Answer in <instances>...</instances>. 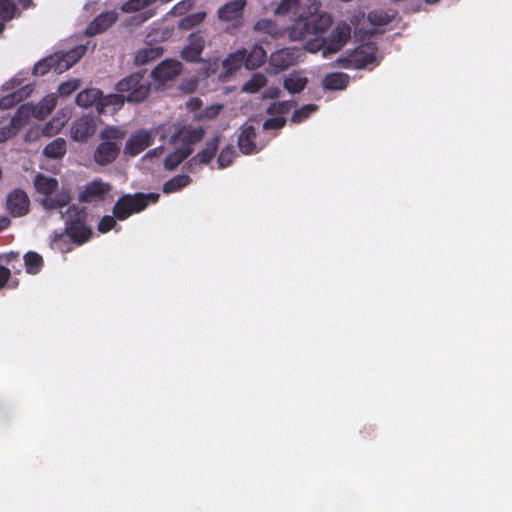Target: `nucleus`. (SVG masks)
I'll return each mask as SVG.
<instances>
[{"label":"nucleus","instance_id":"obj_26","mask_svg":"<svg viewBox=\"0 0 512 512\" xmlns=\"http://www.w3.org/2000/svg\"><path fill=\"white\" fill-rule=\"evenodd\" d=\"M350 32L351 30L348 25H344L343 27H337L335 31L331 34L332 41L331 44L328 46L329 51H339L349 40Z\"/></svg>","mask_w":512,"mask_h":512},{"label":"nucleus","instance_id":"obj_1","mask_svg":"<svg viewBox=\"0 0 512 512\" xmlns=\"http://www.w3.org/2000/svg\"><path fill=\"white\" fill-rule=\"evenodd\" d=\"M127 131L118 126H108L99 133V143L93 151V161L99 166H107L120 155Z\"/></svg>","mask_w":512,"mask_h":512},{"label":"nucleus","instance_id":"obj_55","mask_svg":"<svg viewBox=\"0 0 512 512\" xmlns=\"http://www.w3.org/2000/svg\"><path fill=\"white\" fill-rule=\"evenodd\" d=\"M55 129V127L53 126V124H51V122L49 121L48 123H46L44 125V128H43V134L48 136V137H51L53 135H55L56 133H52V131Z\"/></svg>","mask_w":512,"mask_h":512},{"label":"nucleus","instance_id":"obj_16","mask_svg":"<svg viewBox=\"0 0 512 512\" xmlns=\"http://www.w3.org/2000/svg\"><path fill=\"white\" fill-rule=\"evenodd\" d=\"M295 63V56L293 51L288 48H283L273 52L270 55L269 65L274 73L286 70Z\"/></svg>","mask_w":512,"mask_h":512},{"label":"nucleus","instance_id":"obj_36","mask_svg":"<svg viewBox=\"0 0 512 512\" xmlns=\"http://www.w3.org/2000/svg\"><path fill=\"white\" fill-rule=\"evenodd\" d=\"M31 110L25 105H22L15 115L11 118L9 126L15 133L18 132L28 121Z\"/></svg>","mask_w":512,"mask_h":512},{"label":"nucleus","instance_id":"obj_2","mask_svg":"<svg viewBox=\"0 0 512 512\" xmlns=\"http://www.w3.org/2000/svg\"><path fill=\"white\" fill-rule=\"evenodd\" d=\"M118 94L113 98L115 103H140L150 94L151 82L147 70H140L120 80L116 85Z\"/></svg>","mask_w":512,"mask_h":512},{"label":"nucleus","instance_id":"obj_30","mask_svg":"<svg viewBox=\"0 0 512 512\" xmlns=\"http://www.w3.org/2000/svg\"><path fill=\"white\" fill-rule=\"evenodd\" d=\"M43 153L48 158L58 159L66 153V141L63 138H56L48 143L43 150Z\"/></svg>","mask_w":512,"mask_h":512},{"label":"nucleus","instance_id":"obj_13","mask_svg":"<svg viewBox=\"0 0 512 512\" xmlns=\"http://www.w3.org/2000/svg\"><path fill=\"white\" fill-rule=\"evenodd\" d=\"M204 47L205 39L201 32H193L189 35L188 44L183 48L181 56L187 62H201V54Z\"/></svg>","mask_w":512,"mask_h":512},{"label":"nucleus","instance_id":"obj_43","mask_svg":"<svg viewBox=\"0 0 512 512\" xmlns=\"http://www.w3.org/2000/svg\"><path fill=\"white\" fill-rule=\"evenodd\" d=\"M300 4V0H282L275 9L278 15H287L294 12Z\"/></svg>","mask_w":512,"mask_h":512},{"label":"nucleus","instance_id":"obj_50","mask_svg":"<svg viewBox=\"0 0 512 512\" xmlns=\"http://www.w3.org/2000/svg\"><path fill=\"white\" fill-rule=\"evenodd\" d=\"M194 6V0H182L174 6V11L177 14H184L191 10Z\"/></svg>","mask_w":512,"mask_h":512},{"label":"nucleus","instance_id":"obj_49","mask_svg":"<svg viewBox=\"0 0 512 512\" xmlns=\"http://www.w3.org/2000/svg\"><path fill=\"white\" fill-rule=\"evenodd\" d=\"M285 124H286V119L284 117H282V116L272 117V118L265 120V122L263 123V129L264 130L280 129V128L284 127Z\"/></svg>","mask_w":512,"mask_h":512},{"label":"nucleus","instance_id":"obj_59","mask_svg":"<svg viewBox=\"0 0 512 512\" xmlns=\"http://www.w3.org/2000/svg\"><path fill=\"white\" fill-rule=\"evenodd\" d=\"M4 30V24L2 22H0V34L3 32Z\"/></svg>","mask_w":512,"mask_h":512},{"label":"nucleus","instance_id":"obj_31","mask_svg":"<svg viewBox=\"0 0 512 512\" xmlns=\"http://www.w3.org/2000/svg\"><path fill=\"white\" fill-rule=\"evenodd\" d=\"M223 66L227 72H233L245 67V48L239 49L231 53L224 61Z\"/></svg>","mask_w":512,"mask_h":512},{"label":"nucleus","instance_id":"obj_27","mask_svg":"<svg viewBox=\"0 0 512 512\" xmlns=\"http://www.w3.org/2000/svg\"><path fill=\"white\" fill-rule=\"evenodd\" d=\"M193 152L191 147H183L169 154L164 160V167L172 171L177 168Z\"/></svg>","mask_w":512,"mask_h":512},{"label":"nucleus","instance_id":"obj_18","mask_svg":"<svg viewBox=\"0 0 512 512\" xmlns=\"http://www.w3.org/2000/svg\"><path fill=\"white\" fill-rule=\"evenodd\" d=\"M34 87L31 84L23 85L13 92L4 95L0 98V110H6L14 107L19 102L28 98L33 92Z\"/></svg>","mask_w":512,"mask_h":512},{"label":"nucleus","instance_id":"obj_54","mask_svg":"<svg viewBox=\"0 0 512 512\" xmlns=\"http://www.w3.org/2000/svg\"><path fill=\"white\" fill-rule=\"evenodd\" d=\"M187 106L191 111H196L201 108L202 101L199 98H191Z\"/></svg>","mask_w":512,"mask_h":512},{"label":"nucleus","instance_id":"obj_8","mask_svg":"<svg viewBox=\"0 0 512 512\" xmlns=\"http://www.w3.org/2000/svg\"><path fill=\"white\" fill-rule=\"evenodd\" d=\"M97 129V119L93 115H82L71 126V137L78 142H86Z\"/></svg>","mask_w":512,"mask_h":512},{"label":"nucleus","instance_id":"obj_53","mask_svg":"<svg viewBox=\"0 0 512 512\" xmlns=\"http://www.w3.org/2000/svg\"><path fill=\"white\" fill-rule=\"evenodd\" d=\"M15 134H16L15 131H13L9 125L1 127L0 128V142H5L6 140L11 138Z\"/></svg>","mask_w":512,"mask_h":512},{"label":"nucleus","instance_id":"obj_61","mask_svg":"<svg viewBox=\"0 0 512 512\" xmlns=\"http://www.w3.org/2000/svg\"><path fill=\"white\" fill-rule=\"evenodd\" d=\"M367 33H369L370 35H373L375 33V30H370Z\"/></svg>","mask_w":512,"mask_h":512},{"label":"nucleus","instance_id":"obj_34","mask_svg":"<svg viewBox=\"0 0 512 512\" xmlns=\"http://www.w3.org/2000/svg\"><path fill=\"white\" fill-rule=\"evenodd\" d=\"M26 271L29 274H37L44 265L43 258L34 251H29L24 255Z\"/></svg>","mask_w":512,"mask_h":512},{"label":"nucleus","instance_id":"obj_15","mask_svg":"<svg viewBox=\"0 0 512 512\" xmlns=\"http://www.w3.org/2000/svg\"><path fill=\"white\" fill-rule=\"evenodd\" d=\"M245 6V0H233L225 3L217 11L218 18L224 22L239 20L243 16Z\"/></svg>","mask_w":512,"mask_h":512},{"label":"nucleus","instance_id":"obj_60","mask_svg":"<svg viewBox=\"0 0 512 512\" xmlns=\"http://www.w3.org/2000/svg\"><path fill=\"white\" fill-rule=\"evenodd\" d=\"M139 2H140V0H131V2H130V3H131V4H134V3L138 4Z\"/></svg>","mask_w":512,"mask_h":512},{"label":"nucleus","instance_id":"obj_3","mask_svg":"<svg viewBox=\"0 0 512 512\" xmlns=\"http://www.w3.org/2000/svg\"><path fill=\"white\" fill-rule=\"evenodd\" d=\"M35 190L45 197L41 205L46 210H57L67 206L71 201L70 189L62 187L58 191V180L54 177L38 173L33 181Z\"/></svg>","mask_w":512,"mask_h":512},{"label":"nucleus","instance_id":"obj_25","mask_svg":"<svg viewBox=\"0 0 512 512\" xmlns=\"http://www.w3.org/2000/svg\"><path fill=\"white\" fill-rule=\"evenodd\" d=\"M163 49L161 47H145L137 51L134 57V63L137 66L146 65L161 57Z\"/></svg>","mask_w":512,"mask_h":512},{"label":"nucleus","instance_id":"obj_28","mask_svg":"<svg viewBox=\"0 0 512 512\" xmlns=\"http://www.w3.org/2000/svg\"><path fill=\"white\" fill-rule=\"evenodd\" d=\"M57 99L53 94L46 95L31 111L32 114L39 118L44 119L55 108Z\"/></svg>","mask_w":512,"mask_h":512},{"label":"nucleus","instance_id":"obj_39","mask_svg":"<svg viewBox=\"0 0 512 512\" xmlns=\"http://www.w3.org/2000/svg\"><path fill=\"white\" fill-rule=\"evenodd\" d=\"M318 107L315 104H307L299 109H296L292 114L291 121L294 123H301L306 120L312 113L317 111Z\"/></svg>","mask_w":512,"mask_h":512},{"label":"nucleus","instance_id":"obj_42","mask_svg":"<svg viewBox=\"0 0 512 512\" xmlns=\"http://www.w3.org/2000/svg\"><path fill=\"white\" fill-rule=\"evenodd\" d=\"M255 29L269 34L275 33V38L283 34L282 31L277 28V25L273 21L267 19L259 20L255 24Z\"/></svg>","mask_w":512,"mask_h":512},{"label":"nucleus","instance_id":"obj_40","mask_svg":"<svg viewBox=\"0 0 512 512\" xmlns=\"http://www.w3.org/2000/svg\"><path fill=\"white\" fill-rule=\"evenodd\" d=\"M234 156H235V150H234L233 146L228 145V146L224 147L221 150V152L218 156V159H217L218 167L220 169H224V168L230 166L233 162Z\"/></svg>","mask_w":512,"mask_h":512},{"label":"nucleus","instance_id":"obj_22","mask_svg":"<svg viewBox=\"0 0 512 512\" xmlns=\"http://www.w3.org/2000/svg\"><path fill=\"white\" fill-rule=\"evenodd\" d=\"M350 81L348 74L343 72H334L327 74L323 80L322 85L327 90H344Z\"/></svg>","mask_w":512,"mask_h":512},{"label":"nucleus","instance_id":"obj_11","mask_svg":"<svg viewBox=\"0 0 512 512\" xmlns=\"http://www.w3.org/2000/svg\"><path fill=\"white\" fill-rule=\"evenodd\" d=\"M30 199L27 193L16 188L6 198V209L13 217H22L29 212Z\"/></svg>","mask_w":512,"mask_h":512},{"label":"nucleus","instance_id":"obj_10","mask_svg":"<svg viewBox=\"0 0 512 512\" xmlns=\"http://www.w3.org/2000/svg\"><path fill=\"white\" fill-rule=\"evenodd\" d=\"M153 137L150 131L140 129L133 133L125 142L124 154L135 157L152 145Z\"/></svg>","mask_w":512,"mask_h":512},{"label":"nucleus","instance_id":"obj_48","mask_svg":"<svg viewBox=\"0 0 512 512\" xmlns=\"http://www.w3.org/2000/svg\"><path fill=\"white\" fill-rule=\"evenodd\" d=\"M222 110V105H211L206 107L198 116L199 120H212L216 118L220 111Z\"/></svg>","mask_w":512,"mask_h":512},{"label":"nucleus","instance_id":"obj_5","mask_svg":"<svg viewBox=\"0 0 512 512\" xmlns=\"http://www.w3.org/2000/svg\"><path fill=\"white\" fill-rule=\"evenodd\" d=\"M66 215L64 230L73 244L80 246L88 242L93 235V231L86 224L88 215L85 208L77 205L69 206Z\"/></svg>","mask_w":512,"mask_h":512},{"label":"nucleus","instance_id":"obj_51","mask_svg":"<svg viewBox=\"0 0 512 512\" xmlns=\"http://www.w3.org/2000/svg\"><path fill=\"white\" fill-rule=\"evenodd\" d=\"M50 122L55 127L52 133H59L60 130L64 127L65 123L67 122V117L65 115L61 117L57 116L50 120Z\"/></svg>","mask_w":512,"mask_h":512},{"label":"nucleus","instance_id":"obj_45","mask_svg":"<svg viewBox=\"0 0 512 512\" xmlns=\"http://www.w3.org/2000/svg\"><path fill=\"white\" fill-rule=\"evenodd\" d=\"M293 102L285 101V102H275L272 103L267 109V113L269 115H284L290 111Z\"/></svg>","mask_w":512,"mask_h":512},{"label":"nucleus","instance_id":"obj_38","mask_svg":"<svg viewBox=\"0 0 512 512\" xmlns=\"http://www.w3.org/2000/svg\"><path fill=\"white\" fill-rule=\"evenodd\" d=\"M266 78L262 74H254L243 86V91L248 93L258 92L265 84Z\"/></svg>","mask_w":512,"mask_h":512},{"label":"nucleus","instance_id":"obj_23","mask_svg":"<svg viewBox=\"0 0 512 512\" xmlns=\"http://www.w3.org/2000/svg\"><path fill=\"white\" fill-rule=\"evenodd\" d=\"M178 136L184 144V147H191L200 142L205 136V130L202 127H183L179 130Z\"/></svg>","mask_w":512,"mask_h":512},{"label":"nucleus","instance_id":"obj_19","mask_svg":"<svg viewBox=\"0 0 512 512\" xmlns=\"http://www.w3.org/2000/svg\"><path fill=\"white\" fill-rule=\"evenodd\" d=\"M117 20L115 12H105L98 15L86 28V34L95 36L106 31Z\"/></svg>","mask_w":512,"mask_h":512},{"label":"nucleus","instance_id":"obj_20","mask_svg":"<svg viewBox=\"0 0 512 512\" xmlns=\"http://www.w3.org/2000/svg\"><path fill=\"white\" fill-rule=\"evenodd\" d=\"M220 143V135H215L209 139L203 149H201L192 160L199 164H209L215 157Z\"/></svg>","mask_w":512,"mask_h":512},{"label":"nucleus","instance_id":"obj_52","mask_svg":"<svg viewBox=\"0 0 512 512\" xmlns=\"http://www.w3.org/2000/svg\"><path fill=\"white\" fill-rule=\"evenodd\" d=\"M11 277L10 270L0 265V289L3 288Z\"/></svg>","mask_w":512,"mask_h":512},{"label":"nucleus","instance_id":"obj_37","mask_svg":"<svg viewBox=\"0 0 512 512\" xmlns=\"http://www.w3.org/2000/svg\"><path fill=\"white\" fill-rule=\"evenodd\" d=\"M205 17H206L205 12H197V13L189 14L180 20L179 28H181L183 30H190L194 26L203 22Z\"/></svg>","mask_w":512,"mask_h":512},{"label":"nucleus","instance_id":"obj_21","mask_svg":"<svg viewBox=\"0 0 512 512\" xmlns=\"http://www.w3.org/2000/svg\"><path fill=\"white\" fill-rule=\"evenodd\" d=\"M267 58V53L261 45L255 44L250 50L245 49V68L249 70L262 66Z\"/></svg>","mask_w":512,"mask_h":512},{"label":"nucleus","instance_id":"obj_7","mask_svg":"<svg viewBox=\"0 0 512 512\" xmlns=\"http://www.w3.org/2000/svg\"><path fill=\"white\" fill-rule=\"evenodd\" d=\"M332 23L328 14L311 15L308 18H299L291 27L289 36L294 40L303 39L307 34H318L326 31Z\"/></svg>","mask_w":512,"mask_h":512},{"label":"nucleus","instance_id":"obj_17","mask_svg":"<svg viewBox=\"0 0 512 512\" xmlns=\"http://www.w3.org/2000/svg\"><path fill=\"white\" fill-rule=\"evenodd\" d=\"M256 129L252 125L243 126L238 136L239 150L246 155L254 154L259 151L255 143Z\"/></svg>","mask_w":512,"mask_h":512},{"label":"nucleus","instance_id":"obj_58","mask_svg":"<svg viewBox=\"0 0 512 512\" xmlns=\"http://www.w3.org/2000/svg\"><path fill=\"white\" fill-rule=\"evenodd\" d=\"M439 0H425L426 3L428 4H435L437 3Z\"/></svg>","mask_w":512,"mask_h":512},{"label":"nucleus","instance_id":"obj_9","mask_svg":"<svg viewBox=\"0 0 512 512\" xmlns=\"http://www.w3.org/2000/svg\"><path fill=\"white\" fill-rule=\"evenodd\" d=\"M110 190L111 185L109 183L101 179H95L84 186L78 200L82 203L101 202Z\"/></svg>","mask_w":512,"mask_h":512},{"label":"nucleus","instance_id":"obj_46","mask_svg":"<svg viewBox=\"0 0 512 512\" xmlns=\"http://www.w3.org/2000/svg\"><path fill=\"white\" fill-rule=\"evenodd\" d=\"M368 20L375 26H383L391 21V17L385 12L371 11Z\"/></svg>","mask_w":512,"mask_h":512},{"label":"nucleus","instance_id":"obj_56","mask_svg":"<svg viewBox=\"0 0 512 512\" xmlns=\"http://www.w3.org/2000/svg\"><path fill=\"white\" fill-rule=\"evenodd\" d=\"M17 2L23 9H30L35 7L33 0H17Z\"/></svg>","mask_w":512,"mask_h":512},{"label":"nucleus","instance_id":"obj_35","mask_svg":"<svg viewBox=\"0 0 512 512\" xmlns=\"http://www.w3.org/2000/svg\"><path fill=\"white\" fill-rule=\"evenodd\" d=\"M73 242L69 238L68 234H66V231L63 232H54L52 239H51V246L53 249H56L60 252L67 253L72 250Z\"/></svg>","mask_w":512,"mask_h":512},{"label":"nucleus","instance_id":"obj_57","mask_svg":"<svg viewBox=\"0 0 512 512\" xmlns=\"http://www.w3.org/2000/svg\"><path fill=\"white\" fill-rule=\"evenodd\" d=\"M11 224V221L8 217L6 216H1L0 217V231L8 228Z\"/></svg>","mask_w":512,"mask_h":512},{"label":"nucleus","instance_id":"obj_6","mask_svg":"<svg viewBox=\"0 0 512 512\" xmlns=\"http://www.w3.org/2000/svg\"><path fill=\"white\" fill-rule=\"evenodd\" d=\"M377 46L367 41L358 45L354 50L339 57L336 63L344 69H363L376 60Z\"/></svg>","mask_w":512,"mask_h":512},{"label":"nucleus","instance_id":"obj_33","mask_svg":"<svg viewBox=\"0 0 512 512\" xmlns=\"http://www.w3.org/2000/svg\"><path fill=\"white\" fill-rule=\"evenodd\" d=\"M57 61L58 59L54 54L39 60L33 67V75L44 76L50 70H54V72H56Z\"/></svg>","mask_w":512,"mask_h":512},{"label":"nucleus","instance_id":"obj_41","mask_svg":"<svg viewBox=\"0 0 512 512\" xmlns=\"http://www.w3.org/2000/svg\"><path fill=\"white\" fill-rule=\"evenodd\" d=\"M16 5L12 0H0V17L3 20H11L15 17Z\"/></svg>","mask_w":512,"mask_h":512},{"label":"nucleus","instance_id":"obj_14","mask_svg":"<svg viewBox=\"0 0 512 512\" xmlns=\"http://www.w3.org/2000/svg\"><path fill=\"white\" fill-rule=\"evenodd\" d=\"M85 52L86 47L78 45L65 53H55L54 56L58 59L56 64V73L60 74L68 70L82 58Z\"/></svg>","mask_w":512,"mask_h":512},{"label":"nucleus","instance_id":"obj_44","mask_svg":"<svg viewBox=\"0 0 512 512\" xmlns=\"http://www.w3.org/2000/svg\"><path fill=\"white\" fill-rule=\"evenodd\" d=\"M80 87V80L73 79L63 82L58 87V93L61 97H68Z\"/></svg>","mask_w":512,"mask_h":512},{"label":"nucleus","instance_id":"obj_29","mask_svg":"<svg viewBox=\"0 0 512 512\" xmlns=\"http://www.w3.org/2000/svg\"><path fill=\"white\" fill-rule=\"evenodd\" d=\"M190 183V176L185 174L176 175L163 184L162 190L165 194H170L179 191L180 189L188 186Z\"/></svg>","mask_w":512,"mask_h":512},{"label":"nucleus","instance_id":"obj_12","mask_svg":"<svg viewBox=\"0 0 512 512\" xmlns=\"http://www.w3.org/2000/svg\"><path fill=\"white\" fill-rule=\"evenodd\" d=\"M181 71V62L174 59H167L158 64L148 75L159 83H165L175 79Z\"/></svg>","mask_w":512,"mask_h":512},{"label":"nucleus","instance_id":"obj_32","mask_svg":"<svg viewBox=\"0 0 512 512\" xmlns=\"http://www.w3.org/2000/svg\"><path fill=\"white\" fill-rule=\"evenodd\" d=\"M100 97V91L97 89H85L76 96V104L80 107L88 108L93 106Z\"/></svg>","mask_w":512,"mask_h":512},{"label":"nucleus","instance_id":"obj_4","mask_svg":"<svg viewBox=\"0 0 512 512\" xmlns=\"http://www.w3.org/2000/svg\"><path fill=\"white\" fill-rule=\"evenodd\" d=\"M160 198L158 193H141L125 194L117 199L112 213L119 221H125L132 214L140 213L152 203H157Z\"/></svg>","mask_w":512,"mask_h":512},{"label":"nucleus","instance_id":"obj_24","mask_svg":"<svg viewBox=\"0 0 512 512\" xmlns=\"http://www.w3.org/2000/svg\"><path fill=\"white\" fill-rule=\"evenodd\" d=\"M308 84V78L299 72L290 73L283 82L284 88L291 94L300 93Z\"/></svg>","mask_w":512,"mask_h":512},{"label":"nucleus","instance_id":"obj_47","mask_svg":"<svg viewBox=\"0 0 512 512\" xmlns=\"http://www.w3.org/2000/svg\"><path fill=\"white\" fill-rule=\"evenodd\" d=\"M116 218L114 215H105L98 222L97 229L100 233H107L116 226Z\"/></svg>","mask_w":512,"mask_h":512}]
</instances>
